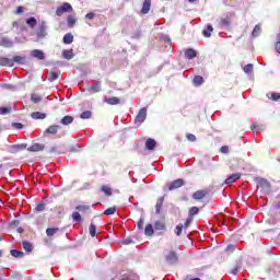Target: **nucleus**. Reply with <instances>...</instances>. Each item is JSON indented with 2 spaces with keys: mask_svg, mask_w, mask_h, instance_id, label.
<instances>
[{
  "mask_svg": "<svg viewBox=\"0 0 280 280\" xmlns=\"http://www.w3.org/2000/svg\"><path fill=\"white\" fill-rule=\"evenodd\" d=\"M32 119H45L47 115L45 113L35 112L31 114Z\"/></svg>",
  "mask_w": 280,
  "mask_h": 280,
  "instance_id": "7c9ffc66",
  "label": "nucleus"
},
{
  "mask_svg": "<svg viewBox=\"0 0 280 280\" xmlns=\"http://www.w3.org/2000/svg\"><path fill=\"white\" fill-rule=\"evenodd\" d=\"M122 244H125V245L132 244V240L126 238L122 241Z\"/></svg>",
  "mask_w": 280,
  "mask_h": 280,
  "instance_id": "0e129e2a",
  "label": "nucleus"
},
{
  "mask_svg": "<svg viewBox=\"0 0 280 280\" xmlns=\"http://www.w3.org/2000/svg\"><path fill=\"white\" fill-rule=\"evenodd\" d=\"M183 185H185V180L178 178L170 183L167 187L170 191H174V189H179V187H183Z\"/></svg>",
  "mask_w": 280,
  "mask_h": 280,
  "instance_id": "423d86ee",
  "label": "nucleus"
},
{
  "mask_svg": "<svg viewBox=\"0 0 280 280\" xmlns=\"http://www.w3.org/2000/svg\"><path fill=\"white\" fill-rule=\"evenodd\" d=\"M152 8V0H143L141 12L142 14H148Z\"/></svg>",
  "mask_w": 280,
  "mask_h": 280,
  "instance_id": "9d476101",
  "label": "nucleus"
},
{
  "mask_svg": "<svg viewBox=\"0 0 280 280\" xmlns=\"http://www.w3.org/2000/svg\"><path fill=\"white\" fill-rule=\"evenodd\" d=\"M67 23H68V27H74L75 23H78V20L74 16L69 15L67 19Z\"/></svg>",
  "mask_w": 280,
  "mask_h": 280,
  "instance_id": "72a5a7b5",
  "label": "nucleus"
},
{
  "mask_svg": "<svg viewBox=\"0 0 280 280\" xmlns=\"http://www.w3.org/2000/svg\"><path fill=\"white\" fill-rule=\"evenodd\" d=\"M120 280H132V278L130 276L124 275Z\"/></svg>",
  "mask_w": 280,
  "mask_h": 280,
  "instance_id": "338daca9",
  "label": "nucleus"
},
{
  "mask_svg": "<svg viewBox=\"0 0 280 280\" xmlns=\"http://www.w3.org/2000/svg\"><path fill=\"white\" fill-rule=\"evenodd\" d=\"M250 128H252V131L254 132V135H257V132H259L258 122H253Z\"/></svg>",
  "mask_w": 280,
  "mask_h": 280,
  "instance_id": "8fccbe9b",
  "label": "nucleus"
},
{
  "mask_svg": "<svg viewBox=\"0 0 280 280\" xmlns=\"http://www.w3.org/2000/svg\"><path fill=\"white\" fill-rule=\"evenodd\" d=\"M242 269V260H240L236 266L231 270V275H237L240 270Z\"/></svg>",
  "mask_w": 280,
  "mask_h": 280,
  "instance_id": "58836bf2",
  "label": "nucleus"
},
{
  "mask_svg": "<svg viewBox=\"0 0 280 280\" xmlns=\"http://www.w3.org/2000/svg\"><path fill=\"white\" fill-rule=\"evenodd\" d=\"M184 55L187 60H194V58L198 56V51H196L194 48H188L185 50Z\"/></svg>",
  "mask_w": 280,
  "mask_h": 280,
  "instance_id": "1a4fd4ad",
  "label": "nucleus"
},
{
  "mask_svg": "<svg viewBox=\"0 0 280 280\" xmlns=\"http://www.w3.org/2000/svg\"><path fill=\"white\" fill-rule=\"evenodd\" d=\"M26 23L30 25V27H34L35 25H37V21L35 18H30L28 20H26Z\"/></svg>",
  "mask_w": 280,
  "mask_h": 280,
  "instance_id": "a18cd8bd",
  "label": "nucleus"
},
{
  "mask_svg": "<svg viewBox=\"0 0 280 280\" xmlns=\"http://www.w3.org/2000/svg\"><path fill=\"white\" fill-rule=\"evenodd\" d=\"M240 178H242V174L240 173L232 174L224 180V185H233V183H236V180H240Z\"/></svg>",
  "mask_w": 280,
  "mask_h": 280,
  "instance_id": "0eeeda50",
  "label": "nucleus"
},
{
  "mask_svg": "<svg viewBox=\"0 0 280 280\" xmlns=\"http://www.w3.org/2000/svg\"><path fill=\"white\" fill-rule=\"evenodd\" d=\"M11 61H13V67L14 63L16 65H25L27 62V58L25 56H14Z\"/></svg>",
  "mask_w": 280,
  "mask_h": 280,
  "instance_id": "9b49d317",
  "label": "nucleus"
},
{
  "mask_svg": "<svg viewBox=\"0 0 280 280\" xmlns=\"http://www.w3.org/2000/svg\"><path fill=\"white\" fill-rule=\"evenodd\" d=\"M219 23L222 27H229V25H231V16L226 15L221 18Z\"/></svg>",
  "mask_w": 280,
  "mask_h": 280,
  "instance_id": "412c9836",
  "label": "nucleus"
},
{
  "mask_svg": "<svg viewBox=\"0 0 280 280\" xmlns=\"http://www.w3.org/2000/svg\"><path fill=\"white\" fill-rule=\"evenodd\" d=\"M22 246L26 253H32V250H34V245L27 241H23Z\"/></svg>",
  "mask_w": 280,
  "mask_h": 280,
  "instance_id": "393cba45",
  "label": "nucleus"
},
{
  "mask_svg": "<svg viewBox=\"0 0 280 280\" xmlns=\"http://www.w3.org/2000/svg\"><path fill=\"white\" fill-rule=\"evenodd\" d=\"M144 235H147L148 237H152V235H154V228L152 226V224L145 225Z\"/></svg>",
  "mask_w": 280,
  "mask_h": 280,
  "instance_id": "5701e85b",
  "label": "nucleus"
},
{
  "mask_svg": "<svg viewBox=\"0 0 280 280\" xmlns=\"http://www.w3.org/2000/svg\"><path fill=\"white\" fill-rule=\"evenodd\" d=\"M0 67H13V61L7 57H0Z\"/></svg>",
  "mask_w": 280,
  "mask_h": 280,
  "instance_id": "2eb2a0df",
  "label": "nucleus"
},
{
  "mask_svg": "<svg viewBox=\"0 0 280 280\" xmlns=\"http://www.w3.org/2000/svg\"><path fill=\"white\" fill-rule=\"evenodd\" d=\"M85 19H88L89 21H93L95 19V13L90 12L85 15Z\"/></svg>",
  "mask_w": 280,
  "mask_h": 280,
  "instance_id": "13d9d810",
  "label": "nucleus"
},
{
  "mask_svg": "<svg viewBox=\"0 0 280 280\" xmlns=\"http://www.w3.org/2000/svg\"><path fill=\"white\" fill-rule=\"evenodd\" d=\"M195 86H201V84H205V78L201 75H196L192 80Z\"/></svg>",
  "mask_w": 280,
  "mask_h": 280,
  "instance_id": "c756f323",
  "label": "nucleus"
},
{
  "mask_svg": "<svg viewBox=\"0 0 280 280\" xmlns=\"http://www.w3.org/2000/svg\"><path fill=\"white\" fill-rule=\"evenodd\" d=\"M45 209H46L45 201L42 199L40 201H37L34 211H36V213H40L45 211Z\"/></svg>",
  "mask_w": 280,
  "mask_h": 280,
  "instance_id": "6ab92c4d",
  "label": "nucleus"
},
{
  "mask_svg": "<svg viewBox=\"0 0 280 280\" xmlns=\"http://www.w3.org/2000/svg\"><path fill=\"white\" fill-rule=\"evenodd\" d=\"M221 152H223V154H226L229 152V147L226 145L222 147Z\"/></svg>",
  "mask_w": 280,
  "mask_h": 280,
  "instance_id": "e2e57ef3",
  "label": "nucleus"
},
{
  "mask_svg": "<svg viewBox=\"0 0 280 280\" xmlns=\"http://www.w3.org/2000/svg\"><path fill=\"white\" fill-rule=\"evenodd\" d=\"M104 215H115V213H117V207H110L107 208L104 212Z\"/></svg>",
  "mask_w": 280,
  "mask_h": 280,
  "instance_id": "f704fd0d",
  "label": "nucleus"
},
{
  "mask_svg": "<svg viewBox=\"0 0 280 280\" xmlns=\"http://www.w3.org/2000/svg\"><path fill=\"white\" fill-rule=\"evenodd\" d=\"M0 45H1L2 47H12V42H10V40L3 38V39H1Z\"/></svg>",
  "mask_w": 280,
  "mask_h": 280,
  "instance_id": "49530a36",
  "label": "nucleus"
},
{
  "mask_svg": "<svg viewBox=\"0 0 280 280\" xmlns=\"http://www.w3.org/2000/svg\"><path fill=\"white\" fill-rule=\"evenodd\" d=\"M189 224H191V219H187L184 223V229H189Z\"/></svg>",
  "mask_w": 280,
  "mask_h": 280,
  "instance_id": "052dcab7",
  "label": "nucleus"
},
{
  "mask_svg": "<svg viewBox=\"0 0 280 280\" xmlns=\"http://www.w3.org/2000/svg\"><path fill=\"white\" fill-rule=\"evenodd\" d=\"M15 152H19L20 150H25L26 145L25 144H15L12 147Z\"/></svg>",
  "mask_w": 280,
  "mask_h": 280,
  "instance_id": "603ef678",
  "label": "nucleus"
},
{
  "mask_svg": "<svg viewBox=\"0 0 280 280\" xmlns=\"http://www.w3.org/2000/svg\"><path fill=\"white\" fill-rule=\"evenodd\" d=\"M12 224H13L14 226H19V225L21 224V222H20L19 220H14V221L12 222Z\"/></svg>",
  "mask_w": 280,
  "mask_h": 280,
  "instance_id": "774afa93",
  "label": "nucleus"
},
{
  "mask_svg": "<svg viewBox=\"0 0 280 280\" xmlns=\"http://www.w3.org/2000/svg\"><path fill=\"white\" fill-rule=\"evenodd\" d=\"M145 148L147 150H150V151L154 150L156 148V140L149 138L145 141Z\"/></svg>",
  "mask_w": 280,
  "mask_h": 280,
  "instance_id": "a211bd4d",
  "label": "nucleus"
},
{
  "mask_svg": "<svg viewBox=\"0 0 280 280\" xmlns=\"http://www.w3.org/2000/svg\"><path fill=\"white\" fill-rule=\"evenodd\" d=\"M91 207L86 205H79L75 207L74 212H72V220L73 222H82V215L80 213H86V211H90Z\"/></svg>",
  "mask_w": 280,
  "mask_h": 280,
  "instance_id": "f257e3e1",
  "label": "nucleus"
},
{
  "mask_svg": "<svg viewBox=\"0 0 280 280\" xmlns=\"http://www.w3.org/2000/svg\"><path fill=\"white\" fill-rule=\"evenodd\" d=\"M58 130H60V126L51 125L46 129V135H58Z\"/></svg>",
  "mask_w": 280,
  "mask_h": 280,
  "instance_id": "dca6fc26",
  "label": "nucleus"
},
{
  "mask_svg": "<svg viewBox=\"0 0 280 280\" xmlns=\"http://www.w3.org/2000/svg\"><path fill=\"white\" fill-rule=\"evenodd\" d=\"M102 191L105 192L106 196H113V190L108 186H103Z\"/></svg>",
  "mask_w": 280,
  "mask_h": 280,
  "instance_id": "c03bdc74",
  "label": "nucleus"
},
{
  "mask_svg": "<svg viewBox=\"0 0 280 280\" xmlns=\"http://www.w3.org/2000/svg\"><path fill=\"white\" fill-rule=\"evenodd\" d=\"M43 150H45V144L38 143V142L33 143V144L27 149L28 152H43Z\"/></svg>",
  "mask_w": 280,
  "mask_h": 280,
  "instance_id": "6e6552de",
  "label": "nucleus"
},
{
  "mask_svg": "<svg viewBox=\"0 0 280 280\" xmlns=\"http://www.w3.org/2000/svg\"><path fill=\"white\" fill-rule=\"evenodd\" d=\"M59 75L60 74L58 72L52 71V72L48 73L47 78H48L49 82H54V81L58 80Z\"/></svg>",
  "mask_w": 280,
  "mask_h": 280,
  "instance_id": "c9c22d12",
  "label": "nucleus"
},
{
  "mask_svg": "<svg viewBox=\"0 0 280 280\" xmlns=\"http://www.w3.org/2000/svg\"><path fill=\"white\" fill-rule=\"evenodd\" d=\"M271 100H272L273 102H278V100H280V94H279V93H272V94H271Z\"/></svg>",
  "mask_w": 280,
  "mask_h": 280,
  "instance_id": "4d7b16f0",
  "label": "nucleus"
},
{
  "mask_svg": "<svg viewBox=\"0 0 280 280\" xmlns=\"http://www.w3.org/2000/svg\"><path fill=\"white\" fill-rule=\"evenodd\" d=\"M65 12H73V7L71 5V3L65 2L62 5L58 7L56 10V15L62 16Z\"/></svg>",
  "mask_w": 280,
  "mask_h": 280,
  "instance_id": "7ed1b4c3",
  "label": "nucleus"
},
{
  "mask_svg": "<svg viewBox=\"0 0 280 280\" xmlns=\"http://www.w3.org/2000/svg\"><path fill=\"white\" fill-rule=\"evenodd\" d=\"M145 224V220L143 218H140L138 221V229H143V225Z\"/></svg>",
  "mask_w": 280,
  "mask_h": 280,
  "instance_id": "6e6d98bb",
  "label": "nucleus"
},
{
  "mask_svg": "<svg viewBox=\"0 0 280 280\" xmlns=\"http://www.w3.org/2000/svg\"><path fill=\"white\" fill-rule=\"evenodd\" d=\"M38 34H39V36H46L47 35V33H45V22L42 23Z\"/></svg>",
  "mask_w": 280,
  "mask_h": 280,
  "instance_id": "864d4df0",
  "label": "nucleus"
},
{
  "mask_svg": "<svg viewBox=\"0 0 280 280\" xmlns=\"http://www.w3.org/2000/svg\"><path fill=\"white\" fill-rule=\"evenodd\" d=\"M147 117H148V108L142 107V108L138 112V114H137V116H136V118H135L136 125H137V126H141V124H143V121H145V118H147Z\"/></svg>",
  "mask_w": 280,
  "mask_h": 280,
  "instance_id": "f03ea898",
  "label": "nucleus"
},
{
  "mask_svg": "<svg viewBox=\"0 0 280 280\" xmlns=\"http://www.w3.org/2000/svg\"><path fill=\"white\" fill-rule=\"evenodd\" d=\"M62 56L66 58V60H71V58H73V49L63 50Z\"/></svg>",
  "mask_w": 280,
  "mask_h": 280,
  "instance_id": "473e14b6",
  "label": "nucleus"
},
{
  "mask_svg": "<svg viewBox=\"0 0 280 280\" xmlns=\"http://www.w3.org/2000/svg\"><path fill=\"white\" fill-rule=\"evenodd\" d=\"M211 32H213V26L211 24H208L207 27L202 31V34L206 38H210Z\"/></svg>",
  "mask_w": 280,
  "mask_h": 280,
  "instance_id": "bb28decb",
  "label": "nucleus"
},
{
  "mask_svg": "<svg viewBox=\"0 0 280 280\" xmlns=\"http://www.w3.org/2000/svg\"><path fill=\"white\" fill-rule=\"evenodd\" d=\"M92 115H93V113L91 110H85V112L81 113L80 118L81 119H91Z\"/></svg>",
  "mask_w": 280,
  "mask_h": 280,
  "instance_id": "4c0bfd02",
  "label": "nucleus"
},
{
  "mask_svg": "<svg viewBox=\"0 0 280 280\" xmlns=\"http://www.w3.org/2000/svg\"><path fill=\"white\" fill-rule=\"evenodd\" d=\"M259 34H261V26H260V25H256V26L254 27L253 32H252V35H253L254 37H257V36H259Z\"/></svg>",
  "mask_w": 280,
  "mask_h": 280,
  "instance_id": "79ce46f5",
  "label": "nucleus"
},
{
  "mask_svg": "<svg viewBox=\"0 0 280 280\" xmlns=\"http://www.w3.org/2000/svg\"><path fill=\"white\" fill-rule=\"evenodd\" d=\"M15 14H23V7H18Z\"/></svg>",
  "mask_w": 280,
  "mask_h": 280,
  "instance_id": "680f3d73",
  "label": "nucleus"
},
{
  "mask_svg": "<svg viewBox=\"0 0 280 280\" xmlns=\"http://www.w3.org/2000/svg\"><path fill=\"white\" fill-rule=\"evenodd\" d=\"M106 104H109V106H117V104H121V98L112 96L109 98L105 100Z\"/></svg>",
  "mask_w": 280,
  "mask_h": 280,
  "instance_id": "ddd939ff",
  "label": "nucleus"
},
{
  "mask_svg": "<svg viewBox=\"0 0 280 280\" xmlns=\"http://www.w3.org/2000/svg\"><path fill=\"white\" fill-rule=\"evenodd\" d=\"M154 229H155V231H165V229H167V226L165 225V222H163V221H155Z\"/></svg>",
  "mask_w": 280,
  "mask_h": 280,
  "instance_id": "4be33fe9",
  "label": "nucleus"
},
{
  "mask_svg": "<svg viewBox=\"0 0 280 280\" xmlns=\"http://www.w3.org/2000/svg\"><path fill=\"white\" fill-rule=\"evenodd\" d=\"M208 196H209V189H207V188L199 189L192 194V199L194 200H203V198H207Z\"/></svg>",
  "mask_w": 280,
  "mask_h": 280,
  "instance_id": "39448f33",
  "label": "nucleus"
},
{
  "mask_svg": "<svg viewBox=\"0 0 280 280\" xmlns=\"http://www.w3.org/2000/svg\"><path fill=\"white\" fill-rule=\"evenodd\" d=\"M255 183L258 189H262V190L270 189V182H268V179L266 178L256 177Z\"/></svg>",
  "mask_w": 280,
  "mask_h": 280,
  "instance_id": "20e7f679",
  "label": "nucleus"
},
{
  "mask_svg": "<svg viewBox=\"0 0 280 280\" xmlns=\"http://www.w3.org/2000/svg\"><path fill=\"white\" fill-rule=\"evenodd\" d=\"M9 113H12L11 107H0V115H8Z\"/></svg>",
  "mask_w": 280,
  "mask_h": 280,
  "instance_id": "37998d69",
  "label": "nucleus"
},
{
  "mask_svg": "<svg viewBox=\"0 0 280 280\" xmlns=\"http://www.w3.org/2000/svg\"><path fill=\"white\" fill-rule=\"evenodd\" d=\"M60 124H62V126H70V124H73V116H65L61 118Z\"/></svg>",
  "mask_w": 280,
  "mask_h": 280,
  "instance_id": "b1692460",
  "label": "nucleus"
},
{
  "mask_svg": "<svg viewBox=\"0 0 280 280\" xmlns=\"http://www.w3.org/2000/svg\"><path fill=\"white\" fill-rule=\"evenodd\" d=\"M59 229L58 228H48L46 229V235L47 237H54L56 233H58Z\"/></svg>",
  "mask_w": 280,
  "mask_h": 280,
  "instance_id": "2f4dec72",
  "label": "nucleus"
},
{
  "mask_svg": "<svg viewBox=\"0 0 280 280\" xmlns=\"http://www.w3.org/2000/svg\"><path fill=\"white\" fill-rule=\"evenodd\" d=\"M31 56H33V58H37V60H45V52L40 49H34L31 52Z\"/></svg>",
  "mask_w": 280,
  "mask_h": 280,
  "instance_id": "f8f14e48",
  "label": "nucleus"
},
{
  "mask_svg": "<svg viewBox=\"0 0 280 280\" xmlns=\"http://www.w3.org/2000/svg\"><path fill=\"white\" fill-rule=\"evenodd\" d=\"M100 91H102V82L100 81L90 86V93H100Z\"/></svg>",
  "mask_w": 280,
  "mask_h": 280,
  "instance_id": "aec40b11",
  "label": "nucleus"
},
{
  "mask_svg": "<svg viewBox=\"0 0 280 280\" xmlns=\"http://www.w3.org/2000/svg\"><path fill=\"white\" fill-rule=\"evenodd\" d=\"M90 235L91 237H95L97 235V226L93 223L90 224Z\"/></svg>",
  "mask_w": 280,
  "mask_h": 280,
  "instance_id": "e433bc0d",
  "label": "nucleus"
},
{
  "mask_svg": "<svg viewBox=\"0 0 280 280\" xmlns=\"http://www.w3.org/2000/svg\"><path fill=\"white\" fill-rule=\"evenodd\" d=\"M31 101L34 103V104H38L40 102H43V96L40 94H37V93H33L31 95Z\"/></svg>",
  "mask_w": 280,
  "mask_h": 280,
  "instance_id": "cd10ccee",
  "label": "nucleus"
},
{
  "mask_svg": "<svg viewBox=\"0 0 280 280\" xmlns=\"http://www.w3.org/2000/svg\"><path fill=\"white\" fill-rule=\"evenodd\" d=\"M13 128H16L18 130H21L23 128V124H21V122H13Z\"/></svg>",
  "mask_w": 280,
  "mask_h": 280,
  "instance_id": "bf43d9fd",
  "label": "nucleus"
},
{
  "mask_svg": "<svg viewBox=\"0 0 280 280\" xmlns=\"http://www.w3.org/2000/svg\"><path fill=\"white\" fill-rule=\"evenodd\" d=\"M11 255L12 257H15V259H23L25 257V253L16 250V249H11Z\"/></svg>",
  "mask_w": 280,
  "mask_h": 280,
  "instance_id": "a878e982",
  "label": "nucleus"
},
{
  "mask_svg": "<svg viewBox=\"0 0 280 280\" xmlns=\"http://www.w3.org/2000/svg\"><path fill=\"white\" fill-rule=\"evenodd\" d=\"M188 213L189 215H198V213H200V209L198 207H191L189 210H188Z\"/></svg>",
  "mask_w": 280,
  "mask_h": 280,
  "instance_id": "a19ab883",
  "label": "nucleus"
},
{
  "mask_svg": "<svg viewBox=\"0 0 280 280\" xmlns=\"http://www.w3.org/2000/svg\"><path fill=\"white\" fill-rule=\"evenodd\" d=\"M235 248H237V245L235 244L228 245L225 248V253H234Z\"/></svg>",
  "mask_w": 280,
  "mask_h": 280,
  "instance_id": "de8ad7c7",
  "label": "nucleus"
},
{
  "mask_svg": "<svg viewBox=\"0 0 280 280\" xmlns=\"http://www.w3.org/2000/svg\"><path fill=\"white\" fill-rule=\"evenodd\" d=\"M275 50L277 51V54H280V33L276 37Z\"/></svg>",
  "mask_w": 280,
  "mask_h": 280,
  "instance_id": "ea45409f",
  "label": "nucleus"
},
{
  "mask_svg": "<svg viewBox=\"0 0 280 280\" xmlns=\"http://www.w3.org/2000/svg\"><path fill=\"white\" fill-rule=\"evenodd\" d=\"M186 139H187L188 141L194 142V141H196V136L192 135V133H187V135H186Z\"/></svg>",
  "mask_w": 280,
  "mask_h": 280,
  "instance_id": "5fc2aeb1",
  "label": "nucleus"
},
{
  "mask_svg": "<svg viewBox=\"0 0 280 280\" xmlns=\"http://www.w3.org/2000/svg\"><path fill=\"white\" fill-rule=\"evenodd\" d=\"M71 43H73V34L67 33V34L63 36V44H65V45H71Z\"/></svg>",
  "mask_w": 280,
  "mask_h": 280,
  "instance_id": "c85d7f7f",
  "label": "nucleus"
},
{
  "mask_svg": "<svg viewBox=\"0 0 280 280\" xmlns=\"http://www.w3.org/2000/svg\"><path fill=\"white\" fill-rule=\"evenodd\" d=\"M163 202H165V197H160L156 200V205H155V213H161V209H163Z\"/></svg>",
  "mask_w": 280,
  "mask_h": 280,
  "instance_id": "f3484780",
  "label": "nucleus"
},
{
  "mask_svg": "<svg viewBox=\"0 0 280 280\" xmlns=\"http://www.w3.org/2000/svg\"><path fill=\"white\" fill-rule=\"evenodd\" d=\"M166 261L168 264H176V261H178V255H176L175 252H170L166 256Z\"/></svg>",
  "mask_w": 280,
  "mask_h": 280,
  "instance_id": "4468645a",
  "label": "nucleus"
},
{
  "mask_svg": "<svg viewBox=\"0 0 280 280\" xmlns=\"http://www.w3.org/2000/svg\"><path fill=\"white\" fill-rule=\"evenodd\" d=\"M49 152H50L51 154L58 152V147H52V148H50Z\"/></svg>",
  "mask_w": 280,
  "mask_h": 280,
  "instance_id": "69168bd1",
  "label": "nucleus"
},
{
  "mask_svg": "<svg viewBox=\"0 0 280 280\" xmlns=\"http://www.w3.org/2000/svg\"><path fill=\"white\" fill-rule=\"evenodd\" d=\"M243 71H245V73H252L253 72V63H248L243 68Z\"/></svg>",
  "mask_w": 280,
  "mask_h": 280,
  "instance_id": "3c124183",
  "label": "nucleus"
},
{
  "mask_svg": "<svg viewBox=\"0 0 280 280\" xmlns=\"http://www.w3.org/2000/svg\"><path fill=\"white\" fill-rule=\"evenodd\" d=\"M175 234H176L177 236L183 235V224L176 225V228H175Z\"/></svg>",
  "mask_w": 280,
  "mask_h": 280,
  "instance_id": "09e8293b",
  "label": "nucleus"
}]
</instances>
